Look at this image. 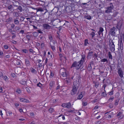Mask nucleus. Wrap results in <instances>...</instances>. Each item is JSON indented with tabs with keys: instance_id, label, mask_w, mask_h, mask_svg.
Listing matches in <instances>:
<instances>
[{
	"instance_id": "obj_21",
	"label": "nucleus",
	"mask_w": 124,
	"mask_h": 124,
	"mask_svg": "<svg viewBox=\"0 0 124 124\" xmlns=\"http://www.w3.org/2000/svg\"><path fill=\"white\" fill-rule=\"evenodd\" d=\"M32 34L33 35V36L35 37H37L38 36V33L37 32H33L32 33Z\"/></svg>"
},
{
	"instance_id": "obj_25",
	"label": "nucleus",
	"mask_w": 124,
	"mask_h": 124,
	"mask_svg": "<svg viewBox=\"0 0 124 124\" xmlns=\"http://www.w3.org/2000/svg\"><path fill=\"white\" fill-rule=\"evenodd\" d=\"M93 57L94 58V59L97 58L98 56L97 54L96 53H95L93 54Z\"/></svg>"
},
{
	"instance_id": "obj_42",
	"label": "nucleus",
	"mask_w": 124,
	"mask_h": 124,
	"mask_svg": "<svg viewBox=\"0 0 124 124\" xmlns=\"http://www.w3.org/2000/svg\"><path fill=\"white\" fill-rule=\"evenodd\" d=\"M22 51L24 53H28V50L26 49H23Z\"/></svg>"
},
{
	"instance_id": "obj_31",
	"label": "nucleus",
	"mask_w": 124,
	"mask_h": 124,
	"mask_svg": "<svg viewBox=\"0 0 124 124\" xmlns=\"http://www.w3.org/2000/svg\"><path fill=\"white\" fill-rule=\"evenodd\" d=\"M90 35L91 36H92V38H93L94 37V36L95 35V32L93 31H92L90 33Z\"/></svg>"
},
{
	"instance_id": "obj_36",
	"label": "nucleus",
	"mask_w": 124,
	"mask_h": 124,
	"mask_svg": "<svg viewBox=\"0 0 124 124\" xmlns=\"http://www.w3.org/2000/svg\"><path fill=\"white\" fill-rule=\"evenodd\" d=\"M87 44H88V40L87 39H85V42H84V45L85 46H86L87 45Z\"/></svg>"
},
{
	"instance_id": "obj_27",
	"label": "nucleus",
	"mask_w": 124,
	"mask_h": 124,
	"mask_svg": "<svg viewBox=\"0 0 124 124\" xmlns=\"http://www.w3.org/2000/svg\"><path fill=\"white\" fill-rule=\"evenodd\" d=\"M3 79L5 81H7L8 79V78L6 76H2Z\"/></svg>"
},
{
	"instance_id": "obj_57",
	"label": "nucleus",
	"mask_w": 124,
	"mask_h": 124,
	"mask_svg": "<svg viewBox=\"0 0 124 124\" xmlns=\"http://www.w3.org/2000/svg\"><path fill=\"white\" fill-rule=\"evenodd\" d=\"M11 42L13 44H16V41L14 40H13L11 41Z\"/></svg>"
},
{
	"instance_id": "obj_51",
	"label": "nucleus",
	"mask_w": 124,
	"mask_h": 124,
	"mask_svg": "<svg viewBox=\"0 0 124 124\" xmlns=\"http://www.w3.org/2000/svg\"><path fill=\"white\" fill-rule=\"evenodd\" d=\"M54 76V74L53 73H52V72H50V78H52V77L53 76Z\"/></svg>"
},
{
	"instance_id": "obj_30",
	"label": "nucleus",
	"mask_w": 124,
	"mask_h": 124,
	"mask_svg": "<svg viewBox=\"0 0 124 124\" xmlns=\"http://www.w3.org/2000/svg\"><path fill=\"white\" fill-rule=\"evenodd\" d=\"M25 63L27 65H30V62L28 60H25Z\"/></svg>"
},
{
	"instance_id": "obj_49",
	"label": "nucleus",
	"mask_w": 124,
	"mask_h": 124,
	"mask_svg": "<svg viewBox=\"0 0 124 124\" xmlns=\"http://www.w3.org/2000/svg\"><path fill=\"white\" fill-rule=\"evenodd\" d=\"M16 63L17 65H19L20 64V62L18 61H16Z\"/></svg>"
},
{
	"instance_id": "obj_34",
	"label": "nucleus",
	"mask_w": 124,
	"mask_h": 124,
	"mask_svg": "<svg viewBox=\"0 0 124 124\" xmlns=\"http://www.w3.org/2000/svg\"><path fill=\"white\" fill-rule=\"evenodd\" d=\"M17 9H19L20 12H22V8L21 6H19Z\"/></svg>"
},
{
	"instance_id": "obj_1",
	"label": "nucleus",
	"mask_w": 124,
	"mask_h": 124,
	"mask_svg": "<svg viewBox=\"0 0 124 124\" xmlns=\"http://www.w3.org/2000/svg\"><path fill=\"white\" fill-rule=\"evenodd\" d=\"M81 56L82 58L81 60L78 62L76 61H75L73 62L70 67L71 68L73 67H75V68L76 70H78L79 69L81 65L83 64L84 62V59L85 57V56L84 54L82 55Z\"/></svg>"
},
{
	"instance_id": "obj_14",
	"label": "nucleus",
	"mask_w": 124,
	"mask_h": 124,
	"mask_svg": "<svg viewBox=\"0 0 124 124\" xmlns=\"http://www.w3.org/2000/svg\"><path fill=\"white\" fill-rule=\"evenodd\" d=\"M122 23H118L117 25L116 26V28L119 31L121 30V27L122 26Z\"/></svg>"
},
{
	"instance_id": "obj_18",
	"label": "nucleus",
	"mask_w": 124,
	"mask_h": 124,
	"mask_svg": "<svg viewBox=\"0 0 124 124\" xmlns=\"http://www.w3.org/2000/svg\"><path fill=\"white\" fill-rule=\"evenodd\" d=\"M85 18L88 20H90L91 19V17L88 15H86L84 16Z\"/></svg>"
},
{
	"instance_id": "obj_61",
	"label": "nucleus",
	"mask_w": 124,
	"mask_h": 124,
	"mask_svg": "<svg viewBox=\"0 0 124 124\" xmlns=\"http://www.w3.org/2000/svg\"><path fill=\"white\" fill-rule=\"evenodd\" d=\"M59 55L60 57V59L61 58H62V56H63L62 55V54H61V53H60L59 54Z\"/></svg>"
},
{
	"instance_id": "obj_40",
	"label": "nucleus",
	"mask_w": 124,
	"mask_h": 124,
	"mask_svg": "<svg viewBox=\"0 0 124 124\" xmlns=\"http://www.w3.org/2000/svg\"><path fill=\"white\" fill-rule=\"evenodd\" d=\"M12 34L13 35V36L12 37V39H13L16 37V34L14 33H12Z\"/></svg>"
},
{
	"instance_id": "obj_7",
	"label": "nucleus",
	"mask_w": 124,
	"mask_h": 124,
	"mask_svg": "<svg viewBox=\"0 0 124 124\" xmlns=\"http://www.w3.org/2000/svg\"><path fill=\"white\" fill-rule=\"evenodd\" d=\"M119 77L121 78H122L123 77V73L122 69L120 68L118 69L117 71Z\"/></svg>"
},
{
	"instance_id": "obj_23",
	"label": "nucleus",
	"mask_w": 124,
	"mask_h": 124,
	"mask_svg": "<svg viewBox=\"0 0 124 124\" xmlns=\"http://www.w3.org/2000/svg\"><path fill=\"white\" fill-rule=\"evenodd\" d=\"M108 56L109 58L111 59H112V55L111 54V52H109L108 53Z\"/></svg>"
},
{
	"instance_id": "obj_55",
	"label": "nucleus",
	"mask_w": 124,
	"mask_h": 124,
	"mask_svg": "<svg viewBox=\"0 0 124 124\" xmlns=\"http://www.w3.org/2000/svg\"><path fill=\"white\" fill-rule=\"evenodd\" d=\"M83 105V106H85L87 105V103L83 102L82 103Z\"/></svg>"
},
{
	"instance_id": "obj_13",
	"label": "nucleus",
	"mask_w": 124,
	"mask_h": 124,
	"mask_svg": "<svg viewBox=\"0 0 124 124\" xmlns=\"http://www.w3.org/2000/svg\"><path fill=\"white\" fill-rule=\"evenodd\" d=\"M20 101L21 102H23L28 103L29 102V101L27 99L22 98L20 99Z\"/></svg>"
},
{
	"instance_id": "obj_47",
	"label": "nucleus",
	"mask_w": 124,
	"mask_h": 124,
	"mask_svg": "<svg viewBox=\"0 0 124 124\" xmlns=\"http://www.w3.org/2000/svg\"><path fill=\"white\" fill-rule=\"evenodd\" d=\"M67 111L69 112H73L74 111V110H73L71 109H70L68 110H67Z\"/></svg>"
},
{
	"instance_id": "obj_26",
	"label": "nucleus",
	"mask_w": 124,
	"mask_h": 124,
	"mask_svg": "<svg viewBox=\"0 0 124 124\" xmlns=\"http://www.w3.org/2000/svg\"><path fill=\"white\" fill-rule=\"evenodd\" d=\"M49 111L51 113L54 112V108H50L49 109Z\"/></svg>"
},
{
	"instance_id": "obj_6",
	"label": "nucleus",
	"mask_w": 124,
	"mask_h": 124,
	"mask_svg": "<svg viewBox=\"0 0 124 124\" xmlns=\"http://www.w3.org/2000/svg\"><path fill=\"white\" fill-rule=\"evenodd\" d=\"M114 7L112 3H110V6L108 7L107 10L105 11L106 13H108L111 12V10Z\"/></svg>"
},
{
	"instance_id": "obj_2",
	"label": "nucleus",
	"mask_w": 124,
	"mask_h": 124,
	"mask_svg": "<svg viewBox=\"0 0 124 124\" xmlns=\"http://www.w3.org/2000/svg\"><path fill=\"white\" fill-rule=\"evenodd\" d=\"M78 87L79 85L77 83V81L76 80L74 81L73 82L72 89L71 92V95H74L77 93Z\"/></svg>"
},
{
	"instance_id": "obj_53",
	"label": "nucleus",
	"mask_w": 124,
	"mask_h": 124,
	"mask_svg": "<svg viewBox=\"0 0 124 124\" xmlns=\"http://www.w3.org/2000/svg\"><path fill=\"white\" fill-rule=\"evenodd\" d=\"M15 16L17 17H18L19 16V14L17 12H15Z\"/></svg>"
},
{
	"instance_id": "obj_12",
	"label": "nucleus",
	"mask_w": 124,
	"mask_h": 124,
	"mask_svg": "<svg viewBox=\"0 0 124 124\" xmlns=\"http://www.w3.org/2000/svg\"><path fill=\"white\" fill-rule=\"evenodd\" d=\"M7 8L8 10L11 11H13L14 10L13 9V7L12 5H10L9 6H8Z\"/></svg>"
},
{
	"instance_id": "obj_9",
	"label": "nucleus",
	"mask_w": 124,
	"mask_h": 124,
	"mask_svg": "<svg viewBox=\"0 0 124 124\" xmlns=\"http://www.w3.org/2000/svg\"><path fill=\"white\" fill-rule=\"evenodd\" d=\"M43 25L44 28L46 29H49L51 27L50 25L46 23L44 24Z\"/></svg>"
},
{
	"instance_id": "obj_52",
	"label": "nucleus",
	"mask_w": 124,
	"mask_h": 124,
	"mask_svg": "<svg viewBox=\"0 0 124 124\" xmlns=\"http://www.w3.org/2000/svg\"><path fill=\"white\" fill-rule=\"evenodd\" d=\"M107 86V84H104L103 85V87L104 88V91L105 92H106V91L105 90V88Z\"/></svg>"
},
{
	"instance_id": "obj_32",
	"label": "nucleus",
	"mask_w": 124,
	"mask_h": 124,
	"mask_svg": "<svg viewBox=\"0 0 124 124\" xmlns=\"http://www.w3.org/2000/svg\"><path fill=\"white\" fill-rule=\"evenodd\" d=\"M14 23L15 24H17L19 23V22L18 20H17L16 19H15L14 20Z\"/></svg>"
},
{
	"instance_id": "obj_63",
	"label": "nucleus",
	"mask_w": 124,
	"mask_h": 124,
	"mask_svg": "<svg viewBox=\"0 0 124 124\" xmlns=\"http://www.w3.org/2000/svg\"><path fill=\"white\" fill-rule=\"evenodd\" d=\"M50 53L49 52H48V55L47 56L48 58H50Z\"/></svg>"
},
{
	"instance_id": "obj_59",
	"label": "nucleus",
	"mask_w": 124,
	"mask_h": 124,
	"mask_svg": "<svg viewBox=\"0 0 124 124\" xmlns=\"http://www.w3.org/2000/svg\"><path fill=\"white\" fill-rule=\"evenodd\" d=\"M31 72L32 73H35L36 72V71L35 69H32V70H31Z\"/></svg>"
},
{
	"instance_id": "obj_28",
	"label": "nucleus",
	"mask_w": 124,
	"mask_h": 124,
	"mask_svg": "<svg viewBox=\"0 0 124 124\" xmlns=\"http://www.w3.org/2000/svg\"><path fill=\"white\" fill-rule=\"evenodd\" d=\"M61 75L63 77H66L67 76V74L65 72H62Z\"/></svg>"
},
{
	"instance_id": "obj_41",
	"label": "nucleus",
	"mask_w": 124,
	"mask_h": 124,
	"mask_svg": "<svg viewBox=\"0 0 124 124\" xmlns=\"http://www.w3.org/2000/svg\"><path fill=\"white\" fill-rule=\"evenodd\" d=\"M26 90L29 93H31V91L27 87H26Z\"/></svg>"
},
{
	"instance_id": "obj_19",
	"label": "nucleus",
	"mask_w": 124,
	"mask_h": 124,
	"mask_svg": "<svg viewBox=\"0 0 124 124\" xmlns=\"http://www.w3.org/2000/svg\"><path fill=\"white\" fill-rule=\"evenodd\" d=\"M119 100L120 99L118 98H117L116 99L114 103V104L115 106H116L118 105Z\"/></svg>"
},
{
	"instance_id": "obj_64",
	"label": "nucleus",
	"mask_w": 124,
	"mask_h": 124,
	"mask_svg": "<svg viewBox=\"0 0 124 124\" xmlns=\"http://www.w3.org/2000/svg\"><path fill=\"white\" fill-rule=\"evenodd\" d=\"M39 33H43V32L40 30H38L37 31Z\"/></svg>"
},
{
	"instance_id": "obj_56",
	"label": "nucleus",
	"mask_w": 124,
	"mask_h": 124,
	"mask_svg": "<svg viewBox=\"0 0 124 124\" xmlns=\"http://www.w3.org/2000/svg\"><path fill=\"white\" fill-rule=\"evenodd\" d=\"M24 30H22L20 31L19 33H21L22 34H23L24 33Z\"/></svg>"
},
{
	"instance_id": "obj_43",
	"label": "nucleus",
	"mask_w": 124,
	"mask_h": 124,
	"mask_svg": "<svg viewBox=\"0 0 124 124\" xmlns=\"http://www.w3.org/2000/svg\"><path fill=\"white\" fill-rule=\"evenodd\" d=\"M11 76L13 78H14L16 76V75L14 73H11Z\"/></svg>"
},
{
	"instance_id": "obj_45",
	"label": "nucleus",
	"mask_w": 124,
	"mask_h": 124,
	"mask_svg": "<svg viewBox=\"0 0 124 124\" xmlns=\"http://www.w3.org/2000/svg\"><path fill=\"white\" fill-rule=\"evenodd\" d=\"M122 113V112H120L118 113L117 114V115H116V116L117 117H118V116H120L121 115Z\"/></svg>"
},
{
	"instance_id": "obj_5",
	"label": "nucleus",
	"mask_w": 124,
	"mask_h": 124,
	"mask_svg": "<svg viewBox=\"0 0 124 124\" xmlns=\"http://www.w3.org/2000/svg\"><path fill=\"white\" fill-rule=\"evenodd\" d=\"M116 28L115 27H113L110 29L109 33L112 36H115L116 34L115 31L116 30Z\"/></svg>"
},
{
	"instance_id": "obj_11",
	"label": "nucleus",
	"mask_w": 124,
	"mask_h": 124,
	"mask_svg": "<svg viewBox=\"0 0 124 124\" xmlns=\"http://www.w3.org/2000/svg\"><path fill=\"white\" fill-rule=\"evenodd\" d=\"M84 93V92H81L78 97V99L80 100L83 97Z\"/></svg>"
},
{
	"instance_id": "obj_17",
	"label": "nucleus",
	"mask_w": 124,
	"mask_h": 124,
	"mask_svg": "<svg viewBox=\"0 0 124 124\" xmlns=\"http://www.w3.org/2000/svg\"><path fill=\"white\" fill-rule=\"evenodd\" d=\"M20 83L23 85H25L26 84V82L23 79H22L20 82Z\"/></svg>"
},
{
	"instance_id": "obj_48",
	"label": "nucleus",
	"mask_w": 124,
	"mask_h": 124,
	"mask_svg": "<svg viewBox=\"0 0 124 124\" xmlns=\"http://www.w3.org/2000/svg\"><path fill=\"white\" fill-rule=\"evenodd\" d=\"M62 106L63 108H66V104L65 103H63L62 104Z\"/></svg>"
},
{
	"instance_id": "obj_4",
	"label": "nucleus",
	"mask_w": 124,
	"mask_h": 124,
	"mask_svg": "<svg viewBox=\"0 0 124 124\" xmlns=\"http://www.w3.org/2000/svg\"><path fill=\"white\" fill-rule=\"evenodd\" d=\"M109 46L111 52H113L115 50V45L113 40L110 39L109 40Z\"/></svg>"
},
{
	"instance_id": "obj_38",
	"label": "nucleus",
	"mask_w": 124,
	"mask_h": 124,
	"mask_svg": "<svg viewBox=\"0 0 124 124\" xmlns=\"http://www.w3.org/2000/svg\"><path fill=\"white\" fill-rule=\"evenodd\" d=\"M114 98L113 97H110L109 99H108V101L110 102H111L113 100Z\"/></svg>"
},
{
	"instance_id": "obj_24",
	"label": "nucleus",
	"mask_w": 124,
	"mask_h": 124,
	"mask_svg": "<svg viewBox=\"0 0 124 124\" xmlns=\"http://www.w3.org/2000/svg\"><path fill=\"white\" fill-rule=\"evenodd\" d=\"M101 62H106L107 63L108 62V61L107 59L105 58L101 59Z\"/></svg>"
},
{
	"instance_id": "obj_60",
	"label": "nucleus",
	"mask_w": 124,
	"mask_h": 124,
	"mask_svg": "<svg viewBox=\"0 0 124 124\" xmlns=\"http://www.w3.org/2000/svg\"><path fill=\"white\" fill-rule=\"evenodd\" d=\"M8 113L9 114V116H11V115L12 113L11 111H9L8 112Z\"/></svg>"
},
{
	"instance_id": "obj_37",
	"label": "nucleus",
	"mask_w": 124,
	"mask_h": 124,
	"mask_svg": "<svg viewBox=\"0 0 124 124\" xmlns=\"http://www.w3.org/2000/svg\"><path fill=\"white\" fill-rule=\"evenodd\" d=\"M16 92L20 94L21 92V90L20 89L18 88L17 89Z\"/></svg>"
},
{
	"instance_id": "obj_8",
	"label": "nucleus",
	"mask_w": 124,
	"mask_h": 124,
	"mask_svg": "<svg viewBox=\"0 0 124 124\" xmlns=\"http://www.w3.org/2000/svg\"><path fill=\"white\" fill-rule=\"evenodd\" d=\"M55 41H53V42H51V43H50V45L51 46V48L53 51L55 50Z\"/></svg>"
},
{
	"instance_id": "obj_3",
	"label": "nucleus",
	"mask_w": 124,
	"mask_h": 124,
	"mask_svg": "<svg viewBox=\"0 0 124 124\" xmlns=\"http://www.w3.org/2000/svg\"><path fill=\"white\" fill-rule=\"evenodd\" d=\"M120 39L118 40V45L119 46H120V48L121 50V52L122 53L123 52V44L122 43V40L124 41V34H121L120 37Z\"/></svg>"
},
{
	"instance_id": "obj_35",
	"label": "nucleus",
	"mask_w": 124,
	"mask_h": 124,
	"mask_svg": "<svg viewBox=\"0 0 124 124\" xmlns=\"http://www.w3.org/2000/svg\"><path fill=\"white\" fill-rule=\"evenodd\" d=\"M25 19V17H23V16H21L20 17V20L21 22H22L23 21H24V20Z\"/></svg>"
},
{
	"instance_id": "obj_29",
	"label": "nucleus",
	"mask_w": 124,
	"mask_h": 124,
	"mask_svg": "<svg viewBox=\"0 0 124 124\" xmlns=\"http://www.w3.org/2000/svg\"><path fill=\"white\" fill-rule=\"evenodd\" d=\"M101 95L103 97H105L107 95L106 92L104 91V92H102L101 93Z\"/></svg>"
},
{
	"instance_id": "obj_50",
	"label": "nucleus",
	"mask_w": 124,
	"mask_h": 124,
	"mask_svg": "<svg viewBox=\"0 0 124 124\" xmlns=\"http://www.w3.org/2000/svg\"><path fill=\"white\" fill-rule=\"evenodd\" d=\"M89 65H94V62L93 61H92L91 62H90Z\"/></svg>"
},
{
	"instance_id": "obj_33",
	"label": "nucleus",
	"mask_w": 124,
	"mask_h": 124,
	"mask_svg": "<svg viewBox=\"0 0 124 124\" xmlns=\"http://www.w3.org/2000/svg\"><path fill=\"white\" fill-rule=\"evenodd\" d=\"M37 86L41 88L42 87V84L40 82H39L37 84Z\"/></svg>"
},
{
	"instance_id": "obj_15",
	"label": "nucleus",
	"mask_w": 124,
	"mask_h": 124,
	"mask_svg": "<svg viewBox=\"0 0 124 124\" xmlns=\"http://www.w3.org/2000/svg\"><path fill=\"white\" fill-rule=\"evenodd\" d=\"M93 52L92 51H91V50L89 51V52L88 53V54L87 56V58L90 57H91V56H93Z\"/></svg>"
},
{
	"instance_id": "obj_62",
	"label": "nucleus",
	"mask_w": 124,
	"mask_h": 124,
	"mask_svg": "<svg viewBox=\"0 0 124 124\" xmlns=\"http://www.w3.org/2000/svg\"><path fill=\"white\" fill-rule=\"evenodd\" d=\"M29 51L33 53V50L32 49H30L29 50Z\"/></svg>"
},
{
	"instance_id": "obj_58",
	"label": "nucleus",
	"mask_w": 124,
	"mask_h": 124,
	"mask_svg": "<svg viewBox=\"0 0 124 124\" xmlns=\"http://www.w3.org/2000/svg\"><path fill=\"white\" fill-rule=\"evenodd\" d=\"M88 68H89L90 70H91L92 69V68L91 65H90L88 66Z\"/></svg>"
},
{
	"instance_id": "obj_20",
	"label": "nucleus",
	"mask_w": 124,
	"mask_h": 124,
	"mask_svg": "<svg viewBox=\"0 0 124 124\" xmlns=\"http://www.w3.org/2000/svg\"><path fill=\"white\" fill-rule=\"evenodd\" d=\"M44 9L43 8H38L37 9V12L40 11L41 12L44 11Z\"/></svg>"
},
{
	"instance_id": "obj_16",
	"label": "nucleus",
	"mask_w": 124,
	"mask_h": 124,
	"mask_svg": "<svg viewBox=\"0 0 124 124\" xmlns=\"http://www.w3.org/2000/svg\"><path fill=\"white\" fill-rule=\"evenodd\" d=\"M54 81H50L49 84V86H50V88L51 89L52 88V87L54 84Z\"/></svg>"
},
{
	"instance_id": "obj_22",
	"label": "nucleus",
	"mask_w": 124,
	"mask_h": 124,
	"mask_svg": "<svg viewBox=\"0 0 124 124\" xmlns=\"http://www.w3.org/2000/svg\"><path fill=\"white\" fill-rule=\"evenodd\" d=\"M66 108H69L71 106V104L70 102H68L66 104Z\"/></svg>"
},
{
	"instance_id": "obj_39",
	"label": "nucleus",
	"mask_w": 124,
	"mask_h": 124,
	"mask_svg": "<svg viewBox=\"0 0 124 124\" xmlns=\"http://www.w3.org/2000/svg\"><path fill=\"white\" fill-rule=\"evenodd\" d=\"M26 37L27 39H28V41H29L30 40V39L31 38V36L27 35L26 36Z\"/></svg>"
},
{
	"instance_id": "obj_44",
	"label": "nucleus",
	"mask_w": 124,
	"mask_h": 124,
	"mask_svg": "<svg viewBox=\"0 0 124 124\" xmlns=\"http://www.w3.org/2000/svg\"><path fill=\"white\" fill-rule=\"evenodd\" d=\"M113 90H112L111 91L108 93L109 95H113Z\"/></svg>"
},
{
	"instance_id": "obj_46",
	"label": "nucleus",
	"mask_w": 124,
	"mask_h": 124,
	"mask_svg": "<svg viewBox=\"0 0 124 124\" xmlns=\"http://www.w3.org/2000/svg\"><path fill=\"white\" fill-rule=\"evenodd\" d=\"M4 47L5 49H8V45H5L4 46Z\"/></svg>"
},
{
	"instance_id": "obj_54",
	"label": "nucleus",
	"mask_w": 124,
	"mask_h": 124,
	"mask_svg": "<svg viewBox=\"0 0 124 124\" xmlns=\"http://www.w3.org/2000/svg\"><path fill=\"white\" fill-rule=\"evenodd\" d=\"M123 115H121L118 117V119H122L123 118Z\"/></svg>"
},
{
	"instance_id": "obj_10",
	"label": "nucleus",
	"mask_w": 124,
	"mask_h": 124,
	"mask_svg": "<svg viewBox=\"0 0 124 124\" xmlns=\"http://www.w3.org/2000/svg\"><path fill=\"white\" fill-rule=\"evenodd\" d=\"M104 31L102 27H100L99 28V30L98 32V34L99 36H100L101 34L103 35V33L102 32Z\"/></svg>"
}]
</instances>
